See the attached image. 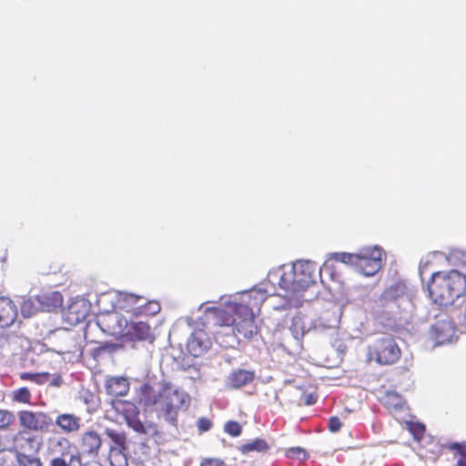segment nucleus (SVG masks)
Returning a JSON list of instances; mask_svg holds the SVG:
<instances>
[{
  "label": "nucleus",
  "instance_id": "obj_1",
  "mask_svg": "<svg viewBox=\"0 0 466 466\" xmlns=\"http://www.w3.org/2000/svg\"><path fill=\"white\" fill-rule=\"evenodd\" d=\"M138 401L144 407L156 406L158 419H163L169 425L177 427L178 412L187 408L189 397L186 392L174 389L168 383L164 384L156 392L149 382H144L138 389Z\"/></svg>",
  "mask_w": 466,
  "mask_h": 466
},
{
  "label": "nucleus",
  "instance_id": "obj_2",
  "mask_svg": "<svg viewBox=\"0 0 466 466\" xmlns=\"http://www.w3.org/2000/svg\"><path fill=\"white\" fill-rule=\"evenodd\" d=\"M317 266L308 260H299L292 266H280L275 272L278 286L284 290L289 308L301 306L303 293L316 283Z\"/></svg>",
  "mask_w": 466,
  "mask_h": 466
},
{
  "label": "nucleus",
  "instance_id": "obj_3",
  "mask_svg": "<svg viewBox=\"0 0 466 466\" xmlns=\"http://www.w3.org/2000/svg\"><path fill=\"white\" fill-rule=\"evenodd\" d=\"M427 290L432 303L440 307L451 306L466 295V276L456 269L433 272Z\"/></svg>",
  "mask_w": 466,
  "mask_h": 466
},
{
  "label": "nucleus",
  "instance_id": "obj_4",
  "mask_svg": "<svg viewBox=\"0 0 466 466\" xmlns=\"http://www.w3.org/2000/svg\"><path fill=\"white\" fill-rule=\"evenodd\" d=\"M101 435L95 430H88L81 433L77 440V451L70 454L69 460L55 457L49 466H84L82 456L96 458L102 447Z\"/></svg>",
  "mask_w": 466,
  "mask_h": 466
},
{
  "label": "nucleus",
  "instance_id": "obj_5",
  "mask_svg": "<svg viewBox=\"0 0 466 466\" xmlns=\"http://www.w3.org/2000/svg\"><path fill=\"white\" fill-rule=\"evenodd\" d=\"M112 407L118 414L122 415L129 428L138 434L158 436L160 431L158 426L153 421L143 422L139 419V409L129 400H116L112 401Z\"/></svg>",
  "mask_w": 466,
  "mask_h": 466
},
{
  "label": "nucleus",
  "instance_id": "obj_6",
  "mask_svg": "<svg viewBox=\"0 0 466 466\" xmlns=\"http://www.w3.org/2000/svg\"><path fill=\"white\" fill-rule=\"evenodd\" d=\"M401 356V350L391 335H384L377 339L369 347V357L380 365H392Z\"/></svg>",
  "mask_w": 466,
  "mask_h": 466
},
{
  "label": "nucleus",
  "instance_id": "obj_7",
  "mask_svg": "<svg viewBox=\"0 0 466 466\" xmlns=\"http://www.w3.org/2000/svg\"><path fill=\"white\" fill-rule=\"evenodd\" d=\"M63 304V296L58 291L43 293L24 300L21 311L24 317H31L38 310L52 311Z\"/></svg>",
  "mask_w": 466,
  "mask_h": 466
},
{
  "label": "nucleus",
  "instance_id": "obj_8",
  "mask_svg": "<svg viewBox=\"0 0 466 466\" xmlns=\"http://www.w3.org/2000/svg\"><path fill=\"white\" fill-rule=\"evenodd\" d=\"M382 249L379 247H367L357 253L355 269L364 276H373L381 268Z\"/></svg>",
  "mask_w": 466,
  "mask_h": 466
},
{
  "label": "nucleus",
  "instance_id": "obj_9",
  "mask_svg": "<svg viewBox=\"0 0 466 466\" xmlns=\"http://www.w3.org/2000/svg\"><path fill=\"white\" fill-rule=\"evenodd\" d=\"M19 426L30 432H46L52 425L51 417L45 411L21 410L17 412Z\"/></svg>",
  "mask_w": 466,
  "mask_h": 466
},
{
  "label": "nucleus",
  "instance_id": "obj_10",
  "mask_svg": "<svg viewBox=\"0 0 466 466\" xmlns=\"http://www.w3.org/2000/svg\"><path fill=\"white\" fill-rule=\"evenodd\" d=\"M43 445L41 437L26 430H19L12 437V448L20 456L31 457L38 453Z\"/></svg>",
  "mask_w": 466,
  "mask_h": 466
},
{
  "label": "nucleus",
  "instance_id": "obj_11",
  "mask_svg": "<svg viewBox=\"0 0 466 466\" xmlns=\"http://www.w3.org/2000/svg\"><path fill=\"white\" fill-rule=\"evenodd\" d=\"M236 321L234 324L237 333L246 339H251L258 333V326L255 320V312H251L246 307H235Z\"/></svg>",
  "mask_w": 466,
  "mask_h": 466
},
{
  "label": "nucleus",
  "instance_id": "obj_12",
  "mask_svg": "<svg viewBox=\"0 0 466 466\" xmlns=\"http://www.w3.org/2000/svg\"><path fill=\"white\" fill-rule=\"evenodd\" d=\"M236 305L237 301H232L225 308L215 307L208 309L205 315L208 324L218 327L234 326L237 318L235 311Z\"/></svg>",
  "mask_w": 466,
  "mask_h": 466
},
{
  "label": "nucleus",
  "instance_id": "obj_13",
  "mask_svg": "<svg viewBox=\"0 0 466 466\" xmlns=\"http://www.w3.org/2000/svg\"><path fill=\"white\" fill-rule=\"evenodd\" d=\"M431 333L436 344L450 343L455 336V327L448 319H439L431 326Z\"/></svg>",
  "mask_w": 466,
  "mask_h": 466
},
{
  "label": "nucleus",
  "instance_id": "obj_14",
  "mask_svg": "<svg viewBox=\"0 0 466 466\" xmlns=\"http://www.w3.org/2000/svg\"><path fill=\"white\" fill-rule=\"evenodd\" d=\"M212 345V342L203 329H196L192 332L187 347L188 351L195 357H199L207 352Z\"/></svg>",
  "mask_w": 466,
  "mask_h": 466
},
{
  "label": "nucleus",
  "instance_id": "obj_15",
  "mask_svg": "<svg viewBox=\"0 0 466 466\" xmlns=\"http://www.w3.org/2000/svg\"><path fill=\"white\" fill-rule=\"evenodd\" d=\"M55 425L59 431L66 434H75L78 432L82 427V420L75 413L63 412L56 415Z\"/></svg>",
  "mask_w": 466,
  "mask_h": 466
},
{
  "label": "nucleus",
  "instance_id": "obj_16",
  "mask_svg": "<svg viewBox=\"0 0 466 466\" xmlns=\"http://www.w3.org/2000/svg\"><path fill=\"white\" fill-rule=\"evenodd\" d=\"M127 337L131 341H149L152 343L155 339L150 326L143 321L131 322L127 331Z\"/></svg>",
  "mask_w": 466,
  "mask_h": 466
},
{
  "label": "nucleus",
  "instance_id": "obj_17",
  "mask_svg": "<svg viewBox=\"0 0 466 466\" xmlns=\"http://www.w3.org/2000/svg\"><path fill=\"white\" fill-rule=\"evenodd\" d=\"M267 298L268 294L266 290L261 289H252L242 297L241 301L237 302L235 307L243 306L251 312H254L255 309L258 311Z\"/></svg>",
  "mask_w": 466,
  "mask_h": 466
},
{
  "label": "nucleus",
  "instance_id": "obj_18",
  "mask_svg": "<svg viewBox=\"0 0 466 466\" xmlns=\"http://www.w3.org/2000/svg\"><path fill=\"white\" fill-rule=\"evenodd\" d=\"M74 444L66 436H53L47 439V451L51 454H59L57 457L65 458L70 454Z\"/></svg>",
  "mask_w": 466,
  "mask_h": 466
},
{
  "label": "nucleus",
  "instance_id": "obj_19",
  "mask_svg": "<svg viewBox=\"0 0 466 466\" xmlns=\"http://www.w3.org/2000/svg\"><path fill=\"white\" fill-rule=\"evenodd\" d=\"M255 379V371L238 369L233 370L227 379L228 389L236 390L251 383Z\"/></svg>",
  "mask_w": 466,
  "mask_h": 466
},
{
  "label": "nucleus",
  "instance_id": "obj_20",
  "mask_svg": "<svg viewBox=\"0 0 466 466\" xmlns=\"http://www.w3.org/2000/svg\"><path fill=\"white\" fill-rule=\"evenodd\" d=\"M17 317V310L13 301L5 297L0 298V328L11 326Z\"/></svg>",
  "mask_w": 466,
  "mask_h": 466
},
{
  "label": "nucleus",
  "instance_id": "obj_21",
  "mask_svg": "<svg viewBox=\"0 0 466 466\" xmlns=\"http://www.w3.org/2000/svg\"><path fill=\"white\" fill-rule=\"evenodd\" d=\"M129 381L124 377H111L105 383L106 393L114 397L126 396L129 391Z\"/></svg>",
  "mask_w": 466,
  "mask_h": 466
},
{
  "label": "nucleus",
  "instance_id": "obj_22",
  "mask_svg": "<svg viewBox=\"0 0 466 466\" xmlns=\"http://www.w3.org/2000/svg\"><path fill=\"white\" fill-rule=\"evenodd\" d=\"M380 402L393 416L398 415L406 408V401L402 396L393 391L386 392L381 397Z\"/></svg>",
  "mask_w": 466,
  "mask_h": 466
},
{
  "label": "nucleus",
  "instance_id": "obj_23",
  "mask_svg": "<svg viewBox=\"0 0 466 466\" xmlns=\"http://www.w3.org/2000/svg\"><path fill=\"white\" fill-rule=\"evenodd\" d=\"M444 447L452 452L453 458L456 460L454 466H466V441L448 442Z\"/></svg>",
  "mask_w": 466,
  "mask_h": 466
},
{
  "label": "nucleus",
  "instance_id": "obj_24",
  "mask_svg": "<svg viewBox=\"0 0 466 466\" xmlns=\"http://www.w3.org/2000/svg\"><path fill=\"white\" fill-rule=\"evenodd\" d=\"M269 448L270 446L264 439L257 438L250 442L241 445L239 451L242 453H249L252 451L266 452Z\"/></svg>",
  "mask_w": 466,
  "mask_h": 466
},
{
  "label": "nucleus",
  "instance_id": "obj_25",
  "mask_svg": "<svg viewBox=\"0 0 466 466\" xmlns=\"http://www.w3.org/2000/svg\"><path fill=\"white\" fill-rule=\"evenodd\" d=\"M19 454L11 447L0 451V466H19Z\"/></svg>",
  "mask_w": 466,
  "mask_h": 466
},
{
  "label": "nucleus",
  "instance_id": "obj_26",
  "mask_svg": "<svg viewBox=\"0 0 466 466\" xmlns=\"http://www.w3.org/2000/svg\"><path fill=\"white\" fill-rule=\"evenodd\" d=\"M11 400L16 403L31 404L32 393L27 387H21L11 392Z\"/></svg>",
  "mask_w": 466,
  "mask_h": 466
},
{
  "label": "nucleus",
  "instance_id": "obj_27",
  "mask_svg": "<svg viewBox=\"0 0 466 466\" xmlns=\"http://www.w3.org/2000/svg\"><path fill=\"white\" fill-rule=\"evenodd\" d=\"M106 436L114 442L119 451L127 450V436L125 432L116 431L112 429L106 430Z\"/></svg>",
  "mask_w": 466,
  "mask_h": 466
},
{
  "label": "nucleus",
  "instance_id": "obj_28",
  "mask_svg": "<svg viewBox=\"0 0 466 466\" xmlns=\"http://www.w3.org/2000/svg\"><path fill=\"white\" fill-rule=\"evenodd\" d=\"M19 379L21 380L32 381L35 384L42 385L46 383L49 378V374L47 372H20Z\"/></svg>",
  "mask_w": 466,
  "mask_h": 466
},
{
  "label": "nucleus",
  "instance_id": "obj_29",
  "mask_svg": "<svg viewBox=\"0 0 466 466\" xmlns=\"http://www.w3.org/2000/svg\"><path fill=\"white\" fill-rule=\"evenodd\" d=\"M15 420L13 411L5 409H0V431H7Z\"/></svg>",
  "mask_w": 466,
  "mask_h": 466
},
{
  "label": "nucleus",
  "instance_id": "obj_30",
  "mask_svg": "<svg viewBox=\"0 0 466 466\" xmlns=\"http://www.w3.org/2000/svg\"><path fill=\"white\" fill-rule=\"evenodd\" d=\"M332 258L336 261L356 267L357 253L337 252L332 255Z\"/></svg>",
  "mask_w": 466,
  "mask_h": 466
},
{
  "label": "nucleus",
  "instance_id": "obj_31",
  "mask_svg": "<svg viewBox=\"0 0 466 466\" xmlns=\"http://www.w3.org/2000/svg\"><path fill=\"white\" fill-rule=\"evenodd\" d=\"M224 431L231 437H238L242 433V426L236 420H228L224 425Z\"/></svg>",
  "mask_w": 466,
  "mask_h": 466
},
{
  "label": "nucleus",
  "instance_id": "obj_32",
  "mask_svg": "<svg viewBox=\"0 0 466 466\" xmlns=\"http://www.w3.org/2000/svg\"><path fill=\"white\" fill-rule=\"evenodd\" d=\"M286 456L289 459H297L301 461H304L309 457L307 451L303 448L299 447L289 448L286 451Z\"/></svg>",
  "mask_w": 466,
  "mask_h": 466
},
{
  "label": "nucleus",
  "instance_id": "obj_33",
  "mask_svg": "<svg viewBox=\"0 0 466 466\" xmlns=\"http://www.w3.org/2000/svg\"><path fill=\"white\" fill-rule=\"evenodd\" d=\"M121 299L126 305L123 308L137 305L143 298L141 296L133 294V293H123L121 294Z\"/></svg>",
  "mask_w": 466,
  "mask_h": 466
},
{
  "label": "nucleus",
  "instance_id": "obj_34",
  "mask_svg": "<svg viewBox=\"0 0 466 466\" xmlns=\"http://www.w3.org/2000/svg\"><path fill=\"white\" fill-rule=\"evenodd\" d=\"M199 466H226V462L219 458L206 457L200 461Z\"/></svg>",
  "mask_w": 466,
  "mask_h": 466
},
{
  "label": "nucleus",
  "instance_id": "obj_35",
  "mask_svg": "<svg viewBox=\"0 0 466 466\" xmlns=\"http://www.w3.org/2000/svg\"><path fill=\"white\" fill-rule=\"evenodd\" d=\"M212 421L206 417L199 418L197 422L198 431L200 433L208 431L212 428Z\"/></svg>",
  "mask_w": 466,
  "mask_h": 466
},
{
  "label": "nucleus",
  "instance_id": "obj_36",
  "mask_svg": "<svg viewBox=\"0 0 466 466\" xmlns=\"http://www.w3.org/2000/svg\"><path fill=\"white\" fill-rule=\"evenodd\" d=\"M159 310L160 305L157 301H148L143 309V312L147 315H155Z\"/></svg>",
  "mask_w": 466,
  "mask_h": 466
},
{
  "label": "nucleus",
  "instance_id": "obj_37",
  "mask_svg": "<svg viewBox=\"0 0 466 466\" xmlns=\"http://www.w3.org/2000/svg\"><path fill=\"white\" fill-rule=\"evenodd\" d=\"M342 423L340 419L337 416L330 417L328 423V428L331 432H338L341 429Z\"/></svg>",
  "mask_w": 466,
  "mask_h": 466
},
{
  "label": "nucleus",
  "instance_id": "obj_38",
  "mask_svg": "<svg viewBox=\"0 0 466 466\" xmlns=\"http://www.w3.org/2000/svg\"><path fill=\"white\" fill-rule=\"evenodd\" d=\"M301 404L312 405L317 401V396L313 393H304L299 399Z\"/></svg>",
  "mask_w": 466,
  "mask_h": 466
},
{
  "label": "nucleus",
  "instance_id": "obj_39",
  "mask_svg": "<svg viewBox=\"0 0 466 466\" xmlns=\"http://www.w3.org/2000/svg\"><path fill=\"white\" fill-rule=\"evenodd\" d=\"M11 336L4 329L0 330V347H5L10 339Z\"/></svg>",
  "mask_w": 466,
  "mask_h": 466
},
{
  "label": "nucleus",
  "instance_id": "obj_40",
  "mask_svg": "<svg viewBox=\"0 0 466 466\" xmlns=\"http://www.w3.org/2000/svg\"><path fill=\"white\" fill-rule=\"evenodd\" d=\"M26 461L25 466H42L40 459L31 457H25Z\"/></svg>",
  "mask_w": 466,
  "mask_h": 466
},
{
  "label": "nucleus",
  "instance_id": "obj_41",
  "mask_svg": "<svg viewBox=\"0 0 466 466\" xmlns=\"http://www.w3.org/2000/svg\"><path fill=\"white\" fill-rule=\"evenodd\" d=\"M390 301V295L388 292H384L381 294V296L379 298L377 303L380 307H384L387 305V303Z\"/></svg>",
  "mask_w": 466,
  "mask_h": 466
},
{
  "label": "nucleus",
  "instance_id": "obj_42",
  "mask_svg": "<svg viewBox=\"0 0 466 466\" xmlns=\"http://www.w3.org/2000/svg\"><path fill=\"white\" fill-rule=\"evenodd\" d=\"M461 327L466 331V305L462 317L460 319Z\"/></svg>",
  "mask_w": 466,
  "mask_h": 466
},
{
  "label": "nucleus",
  "instance_id": "obj_43",
  "mask_svg": "<svg viewBox=\"0 0 466 466\" xmlns=\"http://www.w3.org/2000/svg\"><path fill=\"white\" fill-rule=\"evenodd\" d=\"M85 317H86V313H85V312H83L81 315H77V316H76V321H80V320L84 319H85Z\"/></svg>",
  "mask_w": 466,
  "mask_h": 466
},
{
  "label": "nucleus",
  "instance_id": "obj_44",
  "mask_svg": "<svg viewBox=\"0 0 466 466\" xmlns=\"http://www.w3.org/2000/svg\"><path fill=\"white\" fill-rule=\"evenodd\" d=\"M329 268V266L327 264H325L321 268H319V273L322 271V270H327Z\"/></svg>",
  "mask_w": 466,
  "mask_h": 466
},
{
  "label": "nucleus",
  "instance_id": "obj_45",
  "mask_svg": "<svg viewBox=\"0 0 466 466\" xmlns=\"http://www.w3.org/2000/svg\"><path fill=\"white\" fill-rule=\"evenodd\" d=\"M74 308H75V306H74V305H71V306L69 307V314L74 313Z\"/></svg>",
  "mask_w": 466,
  "mask_h": 466
},
{
  "label": "nucleus",
  "instance_id": "obj_46",
  "mask_svg": "<svg viewBox=\"0 0 466 466\" xmlns=\"http://www.w3.org/2000/svg\"><path fill=\"white\" fill-rule=\"evenodd\" d=\"M120 466H127V461H125L124 464H123V465H120Z\"/></svg>",
  "mask_w": 466,
  "mask_h": 466
}]
</instances>
